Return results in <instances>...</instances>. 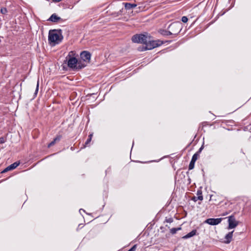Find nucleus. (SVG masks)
<instances>
[{"instance_id": "nucleus-27", "label": "nucleus", "mask_w": 251, "mask_h": 251, "mask_svg": "<svg viewBox=\"0 0 251 251\" xmlns=\"http://www.w3.org/2000/svg\"><path fill=\"white\" fill-rule=\"evenodd\" d=\"M9 171H10V169H8V166L2 172V173H5Z\"/></svg>"}, {"instance_id": "nucleus-34", "label": "nucleus", "mask_w": 251, "mask_h": 251, "mask_svg": "<svg viewBox=\"0 0 251 251\" xmlns=\"http://www.w3.org/2000/svg\"><path fill=\"white\" fill-rule=\"evenodd\" d=\"M81 210H82L83 212H85V210H83V209H80L79 210V212H80Z\"/></svg>"}, {"instance_id": "nucleus-13", "label": "nucleus", "mask_w": 251, "mask_h": 251, "mask_svg": "<svg viewBox=\"0 0 251 251\" xmlns=\"http://www.w3.org/2000/svg\"><path fill=\"white\" fill-rule=\"evenodd\" d=\"M197 199H199L200 201L203 200V196L202 194V191L201 190H199L197 192Z\"/></svg>"}, {"instance_id": "nucleus-31", "label": "nucleus", "mask_w": 251, "mask_h": 251, "mask_svg": "<svg viewBox=\"0 0 251 251\" xmlns=\"http://www.w3.org/2000/svg\"><path fill=\"white\" fill-rule=\"evenodd\" d=\"M196 160H195L194 159H193L192 158V159H191V160L190 163H193V164H195V162H196Z\"/></svg>"}, {"instance_id": "nucleus-19", "label": "nucleus", "mask_w": 251, "mask_h": 251, "mask_svg": "<svg viewBox=\"0 0 251 251\" xmlns=\"http://www.w3.org/2000/svg\"><path fill=\"white\" fill-rule=\"evenodd\" d=\"M199 155V154L198 153H195L192 156V158L194 159L195 160H197L198 159V157Z\"/></svg>"}, {"instance_id": "nucleus-2", "label": "nucleus", "mask_w": 251, "mask_h": 251, "mask_svg": "<svg viewBox=\"0 0 251 251\" xmlns=\"http://www.w3.org/2000/svg\"><path fill=\"white\" fill-rule=\"evenodd\" d=\"M63 39V36L56 30H50L49 33V41L50 43L59 44Z\"/></svg>"}, {"instance_id": "nucleus-16", "label": "nucleus", "mask_w": 251, "mask_h": 251, "mask_svg": "<svg viewBox=\"0 0 251 251\" xmlns=\"http://www.w3.org/2000/svg\"><path fill=\"white\" fill-rule=\"evenodd\" d=\"M178 27H179L180 28L179 24H172L170 25L169 27L178 29ZM177 30V29H176V31H174L173 29H171V30H172V31H173L174 33L176 32Z\"/></svg>"}, {"instance_id": "nucleus-14", "label": "nucleus", "mask_w": 251, "mask_h": 251, "mask_svg": "<svg viewBox=\"0 0 251 251\" xmlns=\"http://www.w3.org/2000/svg\"><path fill=\"white\" fill-rule=\"evenodd\" d=\"M60 139V137L59 136L56 137L55 138L53 139L52 141H51L48 146V148H50L52 146H53L56 141H59Z\"/></svg>"}, {"instance_id": "nucleus-33", "label": "nucleus", "mask_w": 251, "mask_h": 251, "mask_svg": "<svg viewBox=\"0 0 251 251\" xmlns=\"http://www.w3.org/2000/svg\"><path fill=\"white\" fill-rule=\"evenodd\" d=\"M52 0L54 2H59V1H61V0Z\"/></svg>"}, {"instance_id": "nucleus-17", "label": "nucleus", "mask_w": 251, "mask_h": 251, "mask_svg": "<svg viewBox=\"0 0 251 251\" xmlns=\"http://www.w3.org/2000/svg\"><path fill=\"white\" fill-rule=\"evenodd\" d=\"M181 229L180 227H178V228H172L171 229V233L172 234H175L177 231L180 230Z\"/></svg>"}, {"instance_id": "nucleus-30", "label": "nucleus", "mask_w": 251, "mask_h": 251, "mask_svg": "<svg viewBox=\"0 0 251 251\" xmlns=\"http://www.w3.org/2000/svg\"><path fill=\"white\" fill-rule=\"evenodd\" d=\"M196 160H195L194 159H193L192 158V159H191V160L190 163H193V164H195V162H196Z\"/></svg>"}, {"instance_id": "nucleus-11", "label": "nucleus", "mask_w": 251, "mask_h": 251, "mask_svg": "<svg viewBox=\"0 0 251 251\" xmlns=\"http://www.w3.org/2000/svg\"><path fill=\"white\" fill-rule=\"evenodd\" d=\"M124 4L125 5V8L127 10L131 9L137 6V5L134 3H124Z\"/></svg>"}, {"instance_id": "nucleus-5", "label": "nucleus", "mask_w": 251, "mask_h": 251, "mask_svg": "<svg viewBox=\"0 0 251 251\" xmlns=\"http://www.w3.org/2000/svg\"><path fill=\"white\" fill-rule=\"evenodd\" d=\"M222 221V218H209L206 220L204 222L205 223L208 224L210 225H217L220 223Z\"/></svg>"}, {"instance_id": "nucleus-24", "label": "nucleus", "mask_w": 251, "mask_h": 251, "mask_svg": "<svg viewBox=\"0 0 251 251\" xmlns=\"http://www.w3.org/2000/svg\"><path fill=\"white\" fill-rule=\"evenodd\" d=\"M38 88H39V82L38 81L37 86H36V88L35 92V94H36L37 93V92L38 91Z\"/></svg>"}, {"instance_id": "nucleus-7", "label": "nucleus", "mask_w": 251, "mask_h": 251, "mask_svg": "<svg viewBox=\"0 0 251 251\" xmlns=\"http://www.w3.org/2000/svg\"><path fill=\"white\" fill-rule=\"evenodd\" d=\"M180 31V28L179 27H178L177 30L175 33L171 32V31H167L166 30H162L160 31V33L162 35H164V36H168V35H172V34L177 35L178 33H179Z\"/></svg>"}, {"instance_id": "nucleus-6", "label": "nucleus", "mask_w": 251, "mask_h": 251, "mask_svg": "<svg viewBox=\"0 0 251 251\" xmlns=\"http://www.w3.org/2000/svg\"><path fill=\"white\" fill-rule=\"evenodd\" d=\"M91 55L90 52L87 51H83L80 53V58L84 61L89 62L91 59Z\"/></svg>"}, {"instance_id": "nucleus-20", "label": "nucleus", "mask_w": 251, "mask_h": 251, "mask_svg": "<svg viewBox=\"0 0 251 251\" xmlns=\"http://www.w3.org/2000/svg\"><path fill=\"white\" fill-rule=\"evenodd\" d=\"M181 21L183 23H186L188 21V18L186 16H183L181 18Z\"/></svg>"}, {"instance_id": "nucleus-21", "label": "nucleus", "mask_w": 251, "mask_h": 251, "mask_svg": "<svg viewBox=\"0 0 251 251\" xmlns=\"http://www.w3.org/2000/svg\"><path fill=\"white\" fill-rule=\"evenodd\" d=\"M137 249V245H134L130 249L127 251H135Z\"/></svg>"}, {"instance_id": "nucleus-8", "label": "nucleus", "mask_w": 251, "mask_h": 251, "mask_svg": "<svg viewBox=\"0 0 251 251\" xmlns=\"http://www.w3.org/2000/svg\"><path fill=\"white\" fill-rule=\"evenodd\" d=\"M233 231L228 232L225 236L226 241L225 243L229 244L232 240L233 236Z\"/></svg>"}, {"instance_id": "nucleus-29", "label": "nucleus", "mask_w": 251, "mask_h": 251, "mask_svg": "<svg viewBox=\"0 0 251 251\" xmlns=\"http://www.w3.org/2000/svg\"><path fill=\"white\" fill-rule=\"evenodd\" d=\"M166 222L168 223H172L173 222V219L172 218H169L166 220Z\"/></svg>"}, {"instance_id": "nucleus-26", "label": "nucleus", "mask_w": 251, "mask_h": 251, "mask_svg": "<svg viewBox=\"0 0 251 251\" xmlns=\"http://www.w3.org/2000/svg\"><path fill=\"white\" fill-rule=\"evenodd\" d=\"M192 200H193L194 201L196 202L198 200H199V199H197V197H193L192 198Z\"/></svg>"}, {"instance_id": "nucleus-4", "label": "nucleus", "mask_w": 251, "mask_h": 251, "mask_svg": "<svg viewBox=\"0 0 251 251\" xmlns=\"http://www.w3.org/2000/svg\"><path fill=\"white\" fill-rule=\"evenodd\" d=\"M228 229H230L236 227L238 225V222L236 221L235 218L233 216L228 217Z\"/></svg>"}, {"instance_id": "nucleus-25", "label": "nucleus", "mask_w": 251, "mask_h": 251, "mask_svg": "<svg viewBox=\"0 0 251 251\" xmlns=\"http://www.w3.org/2000/svg\"><path fill=\"white\" fill-rule=\"evenodd\" d=\"M91 139L88 138L87 141H86V142L85 143V146L88 145L89 144V143L91 142Z\"/></svg>"}, {"instance_id": "nucleus-9", "label": "nucleus", "mask_w": 251, "mask_h": 251, "mask_svg": "<svg viewBox=\"0 0 251 251\" xmlns=\"http://www.w3.org/2000/svg\"><path fill=\"white\" fill-rule=\"evenodd\" d=\"M196 233H197V230L196 229H194V230H192L190 232L188 233V234H187L186 235L182 237V238L186 239L191 238V237L194 236V235H195L196 234Z\"/></svg>"}, {"instance_id": "nucleus-32", "label": "nucleus", "mask_w": 251, "mask_h": 251, "mask_svg": "<svg viewBox=\"0 0 251 251\" xmlns=\"http://www.w3.org/2000/svg\"><path fill=\"white\" fill-rule=\"evenodd\" d=\"M92 136H93V134H90L89 136H88V138L92 140Z\"/></svg>"}, {"instance_id": "nucleus-22", "label": "nucleus", "mask_w": 251, "mask_h": 251, "mask_svg": "<svg viewBox=\"0 0 251 251\" xmlns=\"http://www.w3.org/2000/svg\"><path fill=\"white\" fill-rule=\"evenodd\" d=\"M195 164L193 163H190L189 165V170H192L194 168Z\"/></svg>"}, {"instance_id": "nucleus-28", "label": "nucleus", "mask_w": 251, "mask_h": 251, "mask_svg": "<svg viewBox=\"0 0 251 251\" xmlns=\"http://www.w3.org/2000/svg\"><path fill=\"white\" fill-rule=\"evenodd\" d=\"M203 148V146H202L199 150V151L196 152V153H198V154H200V153L201 151L202 150Z\"/></svg>"}, {"instance_id": "nucleus-1", "label": "nucleus", "mask_w": 251, "mask_h": 251, "mask_svg": "<svg viewBox=\"0 0 251 251\" xmlns=\"http://www.w3.org/2000/svg\"><path fill=\"white\" fill-rule=\"evenodd\" d=\"M134 43H142L145 46L144 50H151L163 44V42L160 40H152L151 36L146 34H136L132 37Z\"/></svg>"}, {"instance_id": "nucleus-23", "label": "nucleus", "mask_w": 251, "mask_h": 251, "mask_svg": "<svg viewBox=\"0 0 251 251\" xmlns=\"http://www.w3.org/2000/svg\"><path fill=\"white\" fill-rule=\"evenodd\" d=\"M5 142V140L3 137L0 138V144L4 143Z\"/></svg>"}, {"instance_id": "nucleus-12", "label": "nucleus", "mask_w": 251, "mask_h": 251, "mask_svg": "<svg viewBox=\"0 0 251 251\" xmlns=\"http://www.w3.org/2000/svg\"><path fill=\"white\" fill-rule=\"evenodd\" d=\"M19 162H15L14 163L8 166V169H10V170H12L17 168L19 165Z\"/></svg>"}, {"instance_id": "nucleus-15", "label": "nucleus", "mask_w": 251, "mask_h": 251, "mask_svg": "<svg viewBox=\"0 0 251 251\" xmlns=\"http://www.w3.org/2000/svg\"><path fill=\"white\" fill-rule=\"evenodd\" d=\"M178 27H179L180 28L179 24H172L170 25L169 27L178 29ZM177 30V29H176V31H174L173 29H171V30H172V31H173L174 33L176 32Z\"/></svg>"}, {"instance_id": "nucleus-18", "label": "nucleus", "mask_w": 251, "mask_h": 251, "mask_svg": "<svg viewBox=\"0 0 251 251\" xmlns=\"http://www.w3.org/2000/svg\"><path fill=\"white\" fill-rule=\"evenodd\" d=\"M0 12L2 14H5L7 12V9L6 8H1L0 9Z\"/></svg>"}, {"instance_id": "nucleus-3", "label": "nucleus", "mask_w": 251, "mask_h": 251, "mask_svg": "<svg viewBox=\"0 0 251 251\" xmlns=\"http://www.w3.org/2000/svg\"><path fill=\"white\" fill-rule=\"evenodd\" d=\"M70 53H69V55L67 56V58H68V66L72 69H81L85 67V65L81 64L80 65V63L78 62L77 59L74 57H71L70 55Z\"/></svg>"}, {"instance_id": "nucleus-10", "label": "nucleus", "mask_w": 251, "mask_h": 251, "mask_svg": "<svg viewBox=\"0 0 251 251\" xmlns=\"http://www.w3.org/2000/svg\"><path fill=\"white\" fill-rule=\"evenodd\" d=\"M60 19V17L57 16L55 14H53L50 17L49 20L52 22H57Z\"/></svg>"}]
</instances>
